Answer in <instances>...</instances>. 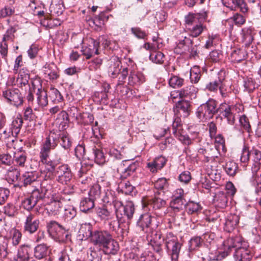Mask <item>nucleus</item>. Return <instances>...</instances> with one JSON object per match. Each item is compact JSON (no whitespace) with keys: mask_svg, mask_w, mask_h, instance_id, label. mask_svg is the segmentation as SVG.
Masks as SVG:
<instances>
[{"mask_svg":"<svg viewBox=\"0 0 261 261\" xmlns=\"http://www.w3.org/2000/svg\"><path fill=\"white\" fill-rule=\"evenodd\" d=\"M108 70L110 76L116 78L119 75L118 85H123L128 74V67H123L120 59L117 57H112L108 61Z\"/></svg>","mask_w":261,"mask_h":261,"instance_id":"f257e3e1","label":"nucleus"},{"mask_svg":"<svg viewBox=\"0 0 261 261\" xmlns=\"http://www.w3.org/2000/svg\"><path fill=\"white\" fill-rule=\"evenodd\" d=\"M47 228L50 236L57 242L67 243L71 242V236L68 230L55 221L47 223Z\"/></svg>","mask_w":261,"mask_h":261,"instance_id":"f03ea898","label":"nucleus"},{"mask_svg":"<svg viewBox=\"0 0 261 261\" xmlns=\"http://www.w3.org/2000/svg\"><path fill=\"white\" fill-rule=\"evenodd\" d=\"M30 73L28 70L22 69L20 70L18 77L16 79V85L20 88L21 90L25 91V95L29 102H32L34 100L33 89L32 81L31 80V84H29Z\"/></svg>","mask_w":261,"mask_h":261,"instance_id":"7ed1b4c3","label":"nucleus"},{"mask_svg":"<svg viewBox=\"0 0 261 261\" xmlns=\"http://www.w3.org/2000/svg\"><path fill=\"white\" fill-rule=\"evenodd\" d=\"M198 17L189 13L185 17V29L189 36L192 37H197L206 29V27L202 22L197 21Z\"/></svg>","mask_w":261,"mask_h":261,"instance_id":"20e7f679","label":"nucleus"},{"mask_svg":"<svg viewBox=\"0 0 261 261\" xmlns=\"http://www.w3.org/2000/svg\"><path fill=\"white\" fill-rule=\"evenodd\" d=\"M162 241H165L166 249L170 256L172 261H177L181 247V244L178 240L176 236L173 233H167L166 238H163Z\"/></svg>","mask_w":261,"mask_h":261,"instance_id":"39448f33","label":"nucleus"},{"mask_svg":"<svg viewBox=\"0 0 261 261\" xmlns=\"http://www.w3.org/2000/svg\"><path fill=\"white\" fill-rule=\"evenodd\" d=\"M217 102L214 99H209L205 103L201 105L197 109L196 115L202 121L209 120L218 113Z\"/></svg>","mask_w":261,"mask_h":261,"instance_id":"423d86ee","label":"nucleus"},{"mask_svg":"<svg viewBox=\"0 0 261 261\" xmlns=\"http://www.w3.org/2000/svg\"><path fill=\"white\" fill-rule=\"evenodd\" d=\"M218 113L222 118L226 119L228 123L233 125L236 120V113H239L240 108L237 105H229L226 103H221L218 108Z\"/></svg>","mask_w":261,"mask_h":261,"instance_id":"0eeeda50","label":"nucleus"},{"mask_svg":"<svg viewBox=\"0 0 261 261\" xmlns=\"http://www.w3.org/2000/svg\"><path fill=\"white\" fill-rule=\"evenodd\" d=\"M34 87L33 93L37 90V100L38 104L41 107H44L48 104L47 94L46 91L42 88V84L39 79H35L32 81Z\"/></svg>","mask_w":261,"mask_h":261,"instance_id":"6e6552de","label":"nucleus"},{"mask_svg":"<svg viewBox=\"0 0 261 261\" xmlns=\"http://www.w3.org/2000/svg\"><path fill=\"white\" fill-rule=\"evenodd\" d=\"M3 96L11 103L18 107L23 103V96L19 89L16 88L8 89L3 92Z\"/></svg>","mask_w":261,"mask_h":261,"instance_id":"1a4fd4ad","label":"nucleus"},{"mask_svg":"<svg viewBox=\"0 0 261 261\" xmlns=\"http://www.w3.org/2000/svg\"><path fill=\"white\" fill-rule=\"evenodd\" d=\"M40 221L34 215L30 213L26 216L23 225V231L29 234L35 233L38 229Z\"/></svg>","mask_w":261,"mask_h":261,"instance_id":"9d476101","label":"nucleus"},{"mask_svg":"<svg viewBox=\"0 0 261 261\" xmlns=\"http://www.w3.org/2000/svg\"><path fill=\"white\" fill-rule=\"evenodd\" d=\"M58 181L62 184H67L72 177V174L69 166L67 164L59 166L56 170Z\"/></svg>","mask_w":261,"mask_h":261,"instance_id":"9b49d317","label":"nucleus"},{"mask_svg":"<svg viewBox=\"0 0 261 261\" xmlns=\"http://www.w3.org/2000/svg\"><path fill=\"white\" fill-rule=\"evenodd\" d=\"M105 201L107 202H110L112 201L115 208V214L118 221L119 222L122 221L121 219H123L122 211L125 206L122 202L113 197L111 191L106 193V197Z\"/></svg>","mask_w":261,"mask_h":261,"instance_id":"f8f14e48","label":"nucleus"},{"mask_svg":"<svg viewBox=\"0 0 261 261\" xmlns=\"http://www.w3.org/2000/svg\"><path fill=\"white\" fill-rule=\"evenodd\" d=\"M112 237V234L108 231L95 230L93 231L91 242L94 245L101 247Z\"/></svg>","mask_w":261,"mask_h":261,"instance_id":"ddd939ff","label":"nucleus"},{"mask_svg":"<svg viewBox=\"0 0 261 261\" xmlns=\"http://www.w3.org/2000/svg\"><path fill=\"white\" fill-rule=\"evenodd\" d=\"M224 246L225 252L226 255H227L230 253L232 248H235L238 250L245 245V242H243L242 239L239 237L234 238H229L225 241L223 243Z\"/></svg>","mask_w":261,"mask_h":261,"instance_id":"4468645a","label":"nucleus"},{"mask_svg":"<svg viewBox=\"0 0 261 261\" xmlns=\"http://www.w3.org/2000/svg\"><path fill=\"white\" fill-rule=\"evenodd\" d=\"M100 248L105 254L115 255L117 253L119 247L118 243L112 237Z\"/></svg>","mask_w":261,"mask_h":261,"instance_id":"2eb2a0df","label":"nucleus"},{"mask_svg":"<svg viewBox=\"0 0 261 261\" xmlns=\"http://www.w3.org/2000/svg\"><path fill=\"white\" fill-rule=\"evenodd\" d=\"M40 197L38 192L32 191L30 196L21 201V206L23 208L30 211L40 201Z\"/></svg>","mask_w":261,"mask_h":261,"instance_id":"dca6fc26","label":"nucleus"},{"mask_svg":"<svg viewBox=\"0 0 261 261\" xmlns=\"http://www.w3.org/2000/svg\"><path fill=\"white\" fill-rule=\"evenodd\" d=\"M92 152L95 162L99 165H102L106 162V156L102 150L101 144L98 140L96 145L92 147Z\"/></svg>","mask_w":261,"mask_h":261,"instance_id":"f3484780","label":"nucleus"},{"mask_svg":"<svg viewBox=\"0 0 261 261\" xmlns=\"http://www.w3.org/2000/svg\"><path fill=\"white\" fill-rule=\"evenodd\" d=\"M234 257L237 261H250L252 258L250 250L246 245L242 248L235 250Z\"/></svg>","mask_w":261,"mask_h":261,"instance_id":"a211bd4d","label":"nucleus"},{"mask_svg":"<svg viewBox=\"0 0 261 261\" xmlns=\"http://www.w3.org/2000/svg\"><path fill=\"white\" fill-rule=\"evenodd\" d=\"M197 92L196 88L193 85L187 86L178 91L179 98L184 100L186 99L192 100L195 98Z\"/></svg>","mask_w":261,"mask_h":261,"instance_id":"6ab92c4d","label":"nucleus"},{"mask_svg":"<svg viewBox=\"0 0 261 261\" xmlns=\"http://www.w3.org/2000/svg\"><path fill=\"white\" fill-rule=\"evenodd\" d=\"M225 5L231 10L240 9L242 13H246L248 11V7L244 0H228L225 2Z\"/></svg>","mask_w":261,"mask_h":261,"instance_id":"aec40b11","label":"nucleus"},{"mask_svg":"<svg viewBox=\"0 0 261 261\" xmlns=\"http://www.w3.org/2000/svg\"><path fill=\"white\" fill-rule=\"evenodd\" d=\"M152 216L148 213H145L140 216L137 225L141 230L146 232L147 229L150 227L152 222Z\"/></svg>","mask_w":261,"mask_h":261,"instance_id":"412c9836","label":"nucleus"},{"mask_svg":"<svg viewBox=\"0 0 261 261\" xmlns=\"http://www.w3.org/2000/svg\"><path fill=\"white\" fill-rule=\"evenodd\" d=\"M62 207V203L58 200H54L46 205L45 210L49 216H55L60 214Z\"/></svg>","mask_w":261,"mask_h":261,"instance_id":"4be33fe9","label":"nucleus"},{"mask_svg":"<svg viewBox=\"0 0 261 261\" xmlns=\"http://www.w3.org/2000/svg\"><path fill=\"white\" fill-rule=\"evenodd\" d=\"M99 42H97V41L93 40L91 45L83 47L82 50L83 55L86 57L87 59H90L94 54L98 55L99 54Z\"/></svg>","mask_w":261,"mask_h":261,"instance_id":"5701e85b","label":"nucleus"},{"mask_svg":"<svg viewBox=\"0 0 261 261\" xmlns=\"http://www.w3.org/2000/svg\"><path fill=\"white\" fill-rule=\"evenodd\" d=\"M45 77L50 80H55L59 77L58 69L54 63L45 64L44 66Z\"/></svg>","mask_w":261,"mask_h":261,"instance_id":"b1692460","label":"nucleus"},{"mask_svg":"<svg viewBox=\"0 0 261 261\" xmlns=\"http://www.w3.org/2000/svg\"><path fill=\"white\" fill-rule=\"evenodd\" d=\"M228 197L225 191H219L215 194L214 202L217 206L223 208L227 206Z\"/></svg>","mask_w":261,"mask_h":261,"instance_id":"393cba45","label":"nucleus"},{"mask_svg":"<svg viewBox=\"0 0 261 261\" xmlns=\"http://www.w3.org/2000/svg\"><path fill=\"white\" fill-rule=\"evenodd\" d=\"M30 252L29 246H21L18 251L17 261H36L30 256Z\"/></svg>","mask_w":261,"mask_h":261,"instance_id":"a878e982","label":"nucleus"},{"mask_svg":"<svg viewBox=\"0 0 261 261\" xmlns=\"http://www.w3.org/2000/svg\"><path fill=\"white\" fill-rule=\"evenodd\" d=\"M239 219V217L237 215H229L226 219L224 229L228 232L232 231L238 224Z\"/></svg>","mask_w":261,"mask_h":261,"instance_id":"bb28decb","label":"nucleus"},{"mask_svg":"<svg viewBox=\"0 0 261 261\" xmlns=\"http://www.w3.org/2000/svg\"><path fill=\"white\" fill-rule=\"evenodd\" d=\"M176 108L178 111L182 112L184 117H186L190 114L191 105L189 100H181L176 103Z\"/></svg>","mask_w":261,"mask_h":261,"instance_id":"cd10ccee","label":"nucleus"},{"mask_svg":"<svg viewBox=\"0 0 261 261\" xmlns=\"http://www.w3.org/2000/svg\"><path fill=\"white\" fill-rule=\"evenodd\" d=\"M135 211L134 203L131 201H126L122 211L123 218H126L127 221H130L133 217Z\"/></svg>","mask_w":261,"mask_h":261,"instance_id":"c85d7f7f","label":"nucleus"},{"mask_svg":"<svg viewBox=\"0 0 261 261\" xmlns=\"http://www.w3.org/2000/svg\"><path fill=\"white\" fill-rule=\"evenodd\" d=\"M27 160V153L24 151L19 150L14 153L13 162H14L16 166L23 167L25 166Z\"/></svg>","mask_w":261,"mask_h":261,"instance_id":"c756f323","label":"nucleus"},{"mask_svg":"<svg viewBox=\"0 0 261 261\" xmlns=\"http://www.w3.org/2000/svg\"><path fill=\"white\" fill-rule=\"evenodd\" d=\"M94 207V200L92 198L86 197L83 198L80 202V210L85 213L90 212Z\"/></svg>","mask_w":261,"mask_h":261,"instance_id":"7c9ffc66","label":"nucleus"},{"mask_svg":"<svg viewBox=\"0 0 261 261\" xmlns=\"http://www.w3.org/2000/svg\"><path fill=\"white\" fill-rule=\"evenodd\" d=\"M20 176V171L15 166L10 167L7 171L6 178L10 183L18 181Z\"/></svg>","mask_w":261,"mask_h":261,"instance_id":"2f4dec72","label":"nucleus"},{"mask_svg":"<svg viewBox=\"0 0 261 261\" xmlns=\"http://www.w3.org/2000/svg\"><path fill=\"white\" fill-rule=\"evenodd\" d=\"M48 246L45 244H40L36 246L34 249V256L39 259H42L47 256Z\"/></svg>","mask_w":261,"mask_h":261,"instance_id":"473e14b6","label":"nucleus"},{"mask_svg":"<svg viewBox=\"0 0 261 261\" xmlns=\"http://www.w3.org/2000/svg\"><path fill=\"white\" fill-rule=\"evenodd\" d=\"M162 238V234L161 232L157 231L154 235L153 240L150 241V244L152 246L154 251L161 255L163 253V249L162 248V242H158V240H161Z\"/></svg>","mask_w":261,"mask_h":261,"instance_id":"72a5a7b5","label":"nucleus"},{"mask_svg":"<svg viewBox=\"0 0 261 261\" xmlns=\"http://www.w3.org/2000/svg\"><path fill=\"white\" fill-rule=\"evenodd\" d=\"M145 81L144 75L140 72H130L128 76V84L129 85H139Z\"/></svg>","mask_w":261,"mask_h":261,"instance_id":"f704fd0d","label":"nucleus"},{"mask_svg":"<svg viewBox=\"0 0 261 261\" xmlns=\"http://www.w3.org/2000/svg\"><path fill=\"white\" fill-rule=\"evenodd\" d=\"M95 210L97 215L102 219L110 220L114 216L113 212L109 210L106 206L96 207Z\"/></svg>","mask_w":261,"mask_h":261,"instance_id":"c9c22d12","label":"nucleus"},{"mask_svg":"<svg viewBox=\"0 0 261 261\" xmlns=\"http://www.w3.org/2000/svg\"><path fill=\"white\" fill-rule=\"evenodd\" d=\"M23 120L20 116L16 117L11 124V134L12 136H17L20 132L22 126Z\"/></svg>","mask_w":261,"mask_h":261,"instance_id":"e433bc0d","label":"nucleus"},{"mask_svg":"<svg viewBox=\"0 0 261 261\" xmlns=\"http://www.w3.org/2000/svg\"><path fill=\"white\" fill-rule=\"evenodd\" d=\"M223 167L227 174L231 176H234L238 170V164L231 161L227 162Z\"/></svg>","mask_w":261,"mask_h":261,"instance_id":"4c0bfd02","label":"nucleus"},{"mask_svg":"<svg viewBox=\"0 0 261 261\" xmlns=\"http://www.w3.org/2000/svg\"><path fill=\"white\" fill-rule=\"evenodd\" d=\"M247 57L246 52L242 49L234 50L231 54V58L233 62L239 63L246 59Z\"/></svg>","mask_w":261,"mask_h":261,"instance_id":"58836bf2","label":"nucleus"},{"mask_svg":"<svg viewBox=\"0 0 261 261\" xmlns=\"http://www.w3.org/2000/svg\"><path fill=\"white\" fill-rule=\"evenodd\" d=\"M52 190V186L49 184H47L46 181H43L41 184V186L40 189H35L33 190V192H38L39 195L40 196V198L39 200H42L45 197L46 195L48 193L50 192Z\"/></svg>","mask_w":261,"mask_h":261,"instance_id":"ea45409f","label":"nucleus"},{"mask_svg":"<svg viewBox=\"0 0 261 261\" xmlns=\"http://www.w3.org/2000/svg\"><path fill=\"white\" fill-rule=\"evenodd\" d=\"M59 136H60L61 142L60 145L65 150H68L71 146V141L69 135L67 132H62Z\"/></svg>","mask_w":261,"mask_h":261,"instance_id":"a19ab883","label":"nucleus"},{"mask_svg":"<svg viewBox=\"0 0 261 261\" xmlns=\"http://www.w3.org/2000/svg\"><path fill=\"white\" fill-rule=\"evenodd\" d=\"M164 55L162 52L156 50L151 52L149 56L150 60L154 63L159 64L164 63Z\"/></svg>","mask_w":261,"mask_h":261,"instance_id":"79ce46f5","label":"nucleus"},{"mask_svg":"<svg viewBox=\"0 0 261 261\" xmlns=\"http://www.w3.org/2000/svg\"><path fill=\"white\" fill-rule=\"evenodd\" d=\"M201 75V71L198 66H194L191 69L190 79L192 83H197L200 79Z\"/></svg>","mask_w":261,"mask_h":261,"instance_id":"37998d69","label":"nucleus"},{"mask_svg":"<svg viewBox=\"0 0 261 261\" xmlns=\"http://www.w3.org/2000/svg\"><path fill=\"white\" fill-rule=\"evenodd\" d=\"M187 212L189 214H197L201 210V205L197 202L190 201L186 205Z\"/></svg>","mask_w":261,"mask_h":261,"instance_id":"c03bdc74","label":"nucleus"},{"mask_svg":"<svg viewBox=\"0 0 261 261\" xmlns=\"http://www.w3.org/2000/svg\"><path fill=\"white\" fill-rule=\"evenodd\" d=\"M138 167V164L133 163L128 166L124 169V171L121 172L120 178L125 179L128 176L132 175Z\"/></svg>","mask_w":261,"mask_h":261,"instance_id":"a18cd8bd","label":"nucleus"},{"mask_svg":"<svg viewBox=\"0 0 261 261\" xmlns=\"http://www.w3.org/2000/svg\"><path fill=\"white\" fill-rule=\"evenodd\" d=\"M202 238L200 237H194L190 240L189 242V249L190 251L198 249L201 246Z\"/></svg>","mask_w":261,"mask_h":261,"instance_id":"49530a36","label":"nucleus"},{"mask_svg":"<svg viewBox=\"0 0 261 261\" xmlns=\"http://www.w3.org/2000/svg\"><path fill=\"white\" fill-rule=\"evenodd\" d=\"M172 133L174 136L178 135L180 133H183V129L181 119L178 117H176L172 123Z\"/></svg>","mask_w":261,"mask_h":261,"instance_id":"de8ad7c7","label":"nucleus"},{"mask_svg":"<svg viewBox=\"0 0 261 261\" xmlns=\"http://www.w3.org/2000/svg\"><path fill=\"white\" fill-rule=\"evenodd\" d=\"M257 84L251 77H246L244 81L245 90L249 93L252 92L257 87Z\"/></svg>","mask_w":261,"mask_h":261,"instance_id":"09e8293b","label":"nucleus"},{"mask_svg":"<svg viewBox=\"0 0 261 261\" xmlns=\"http://www.w3.org/2000/svg\"><path fill=\"white\" fill-rule=\"evenodd\" d=\"M250 154H252V150H249V147L244 145L242 149L240 161L242 163L245 164L244 166H246L249 161Z\"/></svg>","mask_w":261,"mask_h":261,"instance_id":"8fccbe9b","label":"nucleus"},{"mask_svg":"<svg viewBox=\"0 0 261 261\" xmlns=\"http://www.w3.org/2000/svg\"><path fill=\"white\" fill-rule=\"evenodd\" d=\"M118 189H120L123 193L126 195L130 194L134 190V187L128 181H121L118 185Z\"/></svg>","mask_w":261,"mask_h":261,"instance_id":"3c124183","label":"nucleus"},{"mask_svg":"<svg viewBox=\"0 0 261 261\" xmlns=\"http://www.w3.org/2000/svg\"><path fill=\"white\" fill-rule=\"evenodd\" d=\"M149 204L154 210H159L165 206L166 201L158 197H154L149 201Z\"/></svg>","mask_w":261,"mask_h":261,"instance_id":"603ef678","label":"nucleus"},{"mask_svg":"<svg viewBox=\"0 0 261 261\" xmlns=\"http://www.w3.org/2000/svg\"><path fill=\"white\" fill-rule=\"evenodd\" d=\"M101 193V187L99 184L94 185L89 192V198H92L94 200L100 197Z\"/></svg>","mask_w":261,"mask_h":261,"instance_id":"864d4df0","label":"nucleus"},{"mask_svg":"<svg viewBox=\"0 0 261 261\" xmlns=\"http://www.w3.org/2000/svg\"><path fill=\"white\" fill-rule=\"evenodd\" d=\"M184 80L178 76L172 75L169 79V84L173 88H177L182 86Z\"/></svg>","mask_w":261,"mask_h":261,"instance_id":"5fc2aeb1","label":"nucleus"},{"mask_svg":"<svg viewBox=\"0 0 261 261\" xmlns=\"http://www.w3.org/2000/svg\"><path fill=\"white\" fill-rule=\"evenodd\" d=\"M80 232L82 233L83 236L86 238L91 237V239L92 238L93 232L92 231V226L90 224H82Z\"/></svg>","mask_w":261,"mask_h":261,"instance_id":"6e6d98bb","label":"nucleus"},{"mask_svg":"<svg viewBox=\"0 0 261 261\" xmlns=\"http://www.w3.org/2000/svg\"><path fill=\"white\" fill-rule=\"evenodd\" d=\"M11 233L13 245L14 246L18 245L21 240V232L17 229L13 228L11 231Z\"/></svg>","mask_w":261,"mask_h":261,"instance_id":"4d7b16f0","label":"nucleus"},{"mask_svg":"<svg viewBox=\"0 0 261 261\" xmlns=\"http://www.w3.org/2000/svg\"><path fill=\"white\" fill-rule=\"evenodd\" d=\"M154 188L159 190H165L168 187L167 180L165 178H159L154 183Z\"/></svg>","mask_w":261,"mask_h":261,"instance_id":"13d9d810","label":"nucleus"},{"mask_svg":"<svg viewBox=\"0 0 261 261\" xmlns=\"http://www.w3.org/2000/svg\"><path fill=\"white\" fill-rule=\"evenodd\" d=\"M22 179L24 185L27 186L35 181L37 179V176L33 172H26L22 175Z\"/></svg>","mask_w":261,"mask_h":261,"instance_id":"bf43d9fd","label":"nucleus"},{"mask_svg":"<svg viewBox=\"0 0 261 261\" xmlns=\"http://www.w3.org/2000/svg\"><path fill=\"white\" fill-rule=\"evenodd\" d=\"M184 204V199L173 198L172 200L170 202L171 207L175 211H179L182 208Z\"/></svg>","mask_w":261,"mask_h":261,"instance_id":"052dcab7","label":"nucleus"},{"mask_svg":"<svg viewBox=\"0 0 261 261\" xmlns=\"http://www.w3.org/2000/svg\"><path fill=\"white\" fill-rule=\"evenodd\" d=\"M253 32L251 29H248L243 36L244 41L246 46H249L253 40Z\"/></svg>","mask_w":261,"mask_h":261,"instance_id":"680f3d73","label":"nucleus"},{"mask_svg":"<svg viewBox=\"0 0 261 261\" xmlns=\"http://www.w3.org/2000/svg\"><path fill=\"white\" fill-rule=\"evenodd\" d=\"M222 81L220 79L208 83L205 88L210 92H216L218 90Z\"/></svg>","mask_w":261,"mask_h":261,"instance_id":"e2e57ef3","label":"nucleus"},{"mask_svg":"<svg viewBox=\"0 0 261 261\" xmlns=\"http://www.w3.org/2000/svg\"><path fill=\"white\" fill-rule=\"evenodd\" d=\"M16 30L17 29L15 26L11 27L7 30L6 33L4 35L3 41L5 42L9 40H13L14 38V34L16 32Z\"/></svg>","mask_w":261,"mask_h":261,"instance_id":"0e129e2a","label":"nucleus"},{"mask_svg":"<svg viewBox=\"0 0 261 261\" xmlns=\"http://www.w3.org/2000/svg\"><path fill=\"white\" fill-rule=\"evenodd\" d=\"M230 19L232 20L236 25L239 26L244 24L246 21L245 17L238 13L234 14Z\"/></svg>","mask_w":261,"mask_h":261,"instance_id":"69168bd1","label":"nucleus"},{"mask_svg":"<svg viewBox=\"0 0 261 261\" xmlns=\"http://www.w3.org/2000/svg\"><path fill=\"white\" fill-rule=\"evenodd\" d=\"M4 213L5 215L12 217L15 213L16 210L14 205L12 203H7L3 208Z\"/></svg>","mask_w":261,"mask_h":261,"instance_id":"338daca9","label":"nucleus"},{"mask_svg":"<svg viewBox=\"0 0 261 261\" xmlns=\"http://www.w3.org/2000/svg\"><path fill=\"white\" fill-rule=\"evenodd\" d=\"M23 117L25 120L31 121L35 118L36 116L32 108L28 107L24 109Z\"/></svg>","mask_w":261,"mask_h":261,"instance_id":"774afa93","label":"nucleus"}]
</instances>
